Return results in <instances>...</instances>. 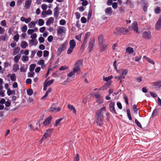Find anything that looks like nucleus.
Wrapping results in <instances>:
<instances>
[{"label": "nucleus", "mask_w": 161, "mask_h": 161, "mask_svg": "<svg viewBox=\"0 0 161 161\" xmlns=\"http://www.w3.org/2000/svg\"><path fill=\"white\" fill-rule=\"evenodd\" d=\"M83 60H79L75 63L73 70L75 71L79 72L80 71V68L82 65Z\"/></svg>", "instance_id": "f257e3e1"}, {"label": "nucleus", "mask_w": 161, "mask_h": 161, "mask_svg": "<svg viewBox=\"0 0 161 161\" xmlns=\"http://www.w3.org/2000/svg\"><path fill=\"white\" fill-rule=\"evenodd\" d=\"M52 132V129H48L44 133L43 137L41 139L42 141V142L43 140L50 137Z\"/></svg>", "instance_id": "f03ea898"}, {"label": "nucleus", "mask_w": 161, "mask_h": 161, "mask_svg": "<svg viewBox=\"0 0 161 161\" xmlns=\"http://www.w3.org/2000/svg\"><path fill=\"white\" fill-rule=\"evenodd\" d=\"M116 32H117L119 34H125L128 31L127 29L123 27H117L116 28L115 30V31H114V33L116 34Z\"/></svg>", "instance_id": "7ed1b4c3"}, {"label": "nucleus", "mask_w": 161, "mask_h": 161, "mask_svg": "<svg viewBox=\"0 0 161 161\" xmlns=\"http://www.w3.org/2000/svg\"><path fill=\"white\" fill-rule=\"evenodd\" d=\"M115 103L114 102L110 101L109 104V109L110 111L114 114H117L115 108Z\"/></svg>", "instance_id": "20e7f679"}, {"label": "nucleus", "mask_w": 161, "mask_h": 161, "mask_svg": "<svg viewBox=\"0 0 161 161\" xmlns=\"http://www.w3.org/2000/svg\"><path fill=\"white\" fill-rule=\"evenodd\" d=\"M103 116L98 115L96 114L95 121L97 125L101 126L102 124V119Z\"/></svg>", "instance_id": "39448f33"}, {"label": "nucleus", "mask_w": 161, "mask_h": 161, "mask_svg": "<svg viewBox=\"0 0 161 161\" xmlns=\"http://www.w3.org/2000/svg\"><path fill=\"white\" fill-rule=\"evenodd\" d=\"M155 29L159 31L161 30V17H160L155 25Z\"/></svg>", "instance_id": "423d86ee"}, {"label": "nucleus", "mask_w": 161, "mask_h": 161, "mask_svg": "<svg viewBox=\"0 0 161 161\" xmlns=\"http://www.w3.org/2000/svg\"><path fill=\"white\" fill-rule=\"evenodd\" d=\"M142 37L146 39H150L151 37V32L148 31L143 32L142 33Z\"/></svg>", "instance_id": "0eeeda50"}, {"label": "nucleus", "mask_w": 161, "mask_h": 161, "mask_svg": "<svg viewBox=\"0 0 161 161\" xmlns=\"http://www.w3.org/2000/svg\"><path fill=\"white\" fill-rule=\"evenodd\" d=\"M95 97L97 102L99 104L102 103H103L104 100L101 95L99 94L95 95Z\"/></svg>", "instance_id": "6e6552de"}, {"label": "nucleus", "mask_w": 161, "mask_h": 161, "mask_svg": "<svg viewBox=\"0 0 161 161\" xmlns=\"http://www.w3.org/2000/svg\"><path fill=\"white\" fill-rule=\"evenodd\" d=\"M66 31V28L63 26L58 27L57 29L58 35H59L61 34L64 33Z\"/></svg>", "instance_id": "1a4fd4ad"}, {"label": "nucleus", "mask_w": 161, "mask_h": 161, "mask_svg": "<svg viewBox=\"0 0 161 161\" xmlns=\"http://www.w3.org/2000/svg\"><path fill=\"white\" fill-rule=\"evenodd\" d=\"M106 110V107L103 106L97 111L96 114H97V115H100L103 116V113L105 112Z\"/></svg>", "instance_id": "9d476101"}, {"label": "nucleus", "mask_w": 161, "mask_h": 161, "mask_svg": "<svg viewBox=\"0 0 161 161\" xmlns=\"http://www.w3.org/2000/svg\"><path fill=\"white\" fill-rule=\"evenodd\" d=\"M52 119V117L51 116H49L45 119L43 122V125L45 126L48 125H49L51 122V120Z\"/></svg>", "instance_id": "9b49d317"}, {"label": "nucleus", "mask_w": 161, "mask_h": 161, "mask_svg": "<svg viewBox=\"0 0 161 161\" xmlns=\"http://www.w3.org/2000/svg\"><path fill=\"white\" fill-rule=\"evenodd\" d=\"M131 28L136 33H139L137 24L136 22H134L132 24L131 26Z\"/></svg>", "instance_id": "f8f14e48"}, {"label": "nucleus", "mask_w": 161, "mask_h": 161, "mask_svg": "<svg viewBox=\"0 0 161 161\" xmlns=\"http://www.w3.org/2000/svg\"><path fill=\"white\" fill-rule=\"evenodd\" d=\"M68 108L70 110V111L72 112L75 114L76 113V110L75 107L71 104H69L68 106Z\"/></svg>", "instance_id": "ddd939ff"}, {"label": "nucleus", "mask_w": 161, "mask_h": 161, "mask_svg": "<svg viewBox=\"0 0 161 161\" xmlns=\"http://www.w3.org/2000/svg\"><path fill=\"white\" fill-rule=\"evenodd\" d=\"M95 42V40L94 39H92L90 41L88 48L89 49V52H91L94 46V44Z\"/></svg>", "instance_id": "4468645a"}, {"label": "nucleus", "mask_w": 161, "mask_h": 161, "mask_svg": "<svg viewBox=\"0 0 161 161\" xmlns=\"http://www.w3.org/2000/svg\"><path fill=\"white\" fill-rule=\"evenodd\" d=\"M61 108L60 107H51L50 108V110L52 112H57L60 111Z\"/></svg>", "instance_id": "2eb2a0df"}, {"label": "nucleus", "mask_w": 161, "mask_h": 161, "mask_svg": "<svg viewBox=\"0 0 161 161\" xmlns=\"http://www.w3.org/2000/svg\"><path fill=\"white\" fill-rule=\"evenodd\" d=\"M27 66L25 65H21L20 68V70L21 72H25L27 69Z\"/></svg>", "instance_id": "dca6fc26"}, {"label": "nucleus", "mask_w": 161, "mask_h": 161, "mask_svg": "<svg viewBox=\"0 0 161 161\" xmlns=\"http://www.w3.org/2000/svg\"><path fill=\"white\" fill-rule=\"evenodd\" d=\"M32 0H26L25 3V7L26 8H28L30 7L31 3Z\"/></svg>", "instance_id": "f3484780"}, {"label": "nucleus", "mask_w": 161, "mask_h": 161, "mask_svg": "<svg viewBox=\"0 0 161 161\" xmlns=\"http://www.w3.org/2000/svg\"><path fill=\"white\" fill-rule=\"evenodd\" d=\"M143 59H144L145 60H146L147 61V62H148L149 63H150L151 64L154 65V61L152 60V59L146 56H144L143 57Z\"/></svg>", "instance_id": "a211bd4d"}, {"label": "nucleus", "mask_w": 161, "mask_h": 161, "mask_svg": "<svg viewBox=\"0 0 161 161\" xmlns=\"http://www.w3.org/2000/svg\"><path fill=\"white\" fill-rule=\"evenodd\" d=\"M37 23V21H31L28 25V26L30 28H32L35 27L36 26V24Z\"/></svg>", "instance_id": "6ab92c4d"}, {"label": "nucleus", "mask_w": 161, "mask_h": 161, "mask_svg": "<svg viewBox=\"0 0 161 161\" xmlns=\"http://www.w3.org/2000/svg\"><path fill=\"white\" fill-rule=\"evenodd\" d=\"M38 43L36 39H32L29 41V44L31 46L36 45Z\"/></svg>", "instance_id": "aec40b11"}, {"label": "nucleus", "mask_w": 161, "mask_h": 161, "mask_svg": "<svg viewBox=\"0 0 161 161\" xmlns=\"http://www.w3.org/2000/svg\"><path fill=\"white\" fill-rule=\"evenodd\" d=\"M69 47L74 48L76 46V43L74 40H71L69 42Z\"/></svg>", "instance_id": "412c9836"}, {"label": "nucleus", "mask_w": 161, "mask_h": 161, "mask_svg": "<svg viewBox=\"0 0 161 161\" xmlns=\"http://www.w3.org/2000/svg\"><path fill=\"white\" fill-rule=\"evenodd\" d=\"M8 77L10 78L11 80L12 81H14L16 80L15 75L14 74H9L8 75Z\"/></svg>", "instance_id": "4be33fe9"}, {"label": "nucleus", "mask_w": 161, "mask_h": 161, "mask_svg": "<svg viewBox=\"0 0 161 161\" xmlns=\"http://www.w3.org/2000/svg\"><path fill=\"white\" fill-rule=\"evenodd\" d=\"M54 21V19L53 17L49 18L46 22V24L47 25H49L53 23Z\"/></svg>", "instance_id": "5701e85b"}, {"label": "nucleus", "mask_w": 161, "mask_h": 161, "mask_svg": "<svg viewBox=\"0 0 161 161\" xmlns=\"http://www.w3.org/2000/svg\"><path fill=\"white\" fill-rule=\"evenodd\" d=\"M63 118H61L58 119L56 120L55 122V123L54 125V126H57L60 125V123L61 121L63 120Z\"/></svg>", "instance_id": "b1692460"}, {"label": "nucleus", "mask_w": 161, "mask_h": 161, "mask_svg": "<svg viewBox=\"0 0 161 161\" xmlns=\"http://www.w3.org/2000/svg\"><path fill=\"white\" fill-rule=\"evenodd\" d=\"M90 32H88L86 33L85 35L84 39V42L83 43V44H85L87 42V39L88 37L90 36Z\"/></svg>", "instance_id": "393cba45"}, {"label": "nucleus", "mask_w": 161, "mask_h": 161, "mask_svg": "<svg viewBox=\"0 0 161 161\" xmlns=\"http://www.w3.org/2000/svg\"><path fill=\"white\" fill-rule=\"evenodd\" d=\"M126 52L129 54L132 53L134 52L133 49L131 47H128L126 48L125 49Z\"/></svg>", "instance_id": "a878e982"}, {"label": "nucleus", "mask_w": 161, "mask_h": 161, "mask_svg": "<svg viewBox=\"0 0 161 161\" xmlns=\"http://www.w3.org/2000/svg\"><path fill=\"white\" fill-rule=\"evenodd\" d=\"M19 65L18 64H14L12 68V70L14 72H16L18 70H19Z\"/></svg>", "instance_id": "bb28decb"}, {"label": "nucleus", "mask_w": 161, "mask_h": 161, "mask_svg": "<svg viewBox=\"0 0 161 161\" xmlns=\"http://www.w3.org/2000/svg\"><path fill=\"white\" fill-rule=\"evenodd\" d=\"M52 14V11L50 9H48L47 11L42 12V15H51Z\"/></svg>", "instance_id": "cd10ccee"}, {"label": "nucleus", "mask_w": 161, "mask_h": 161, "mask_svg": "<svg viewBox=\"0 0 161 161\" xmlns=\"http://www.w3.org/2000/svg\"><path fill=\"white\" fill-rule=\"evenodd\" d=\"M108 88V85L107 84H106L102 86L101 87H100L99 89H95V90H106Z\"/></svg>", "instance_id": "c85d7f7f"}, {"label": "nucleus", "mask_w": 161, "mask_h": 161, "mask_svg": "<svg viewBox=\"0 0 161 161\" xmlns=\"http://www.w3.org/2000/svg\"><path fill=\"white\" fill-rule=\"evenodd\" d=\"M113 78V76L112 75H111L108 77H105V76H103V80L104 81L108 82L111 80Z\"/></svg>", "instance_id": "c756f323"}, {"label": "nucleus", "mask_w": 161, "mask_h": 161, "mask_svg": "<svg viewBox=\"0 0 161 161\" xmlns=\"http://www.w3.org/2000/svg\"><path fill=\"white\" fill-rule=\"evenodd\" d=\"M27 43L25 41H22L20 45L21 47L23 48H25L28 46Z\"/></svg>", "instance_id": "7c9ffc66"}, {"label": "nucleus", "mask_w": 161, "mask_h": 161, "mask_svg": "<svg viewBox=\"0 0 161 161\" xmlns=\"http://www.w3.org/2000/svg\"><path fill=\"white\" fill-rule=\"evenodd\" d=\"M28 128L29 129L32 130H37L38 129V127H33V125L31 124H30L29 125Z\"/></svg>", "instance_id": "2f4dec72"}, {"label": "nucleus", "mask_w": 161, "mask_h": 161, "mask_svg": "<svg viewBox=\"0 0 161 161\" xmlns=\"http://www.w3.org/2000/svg\"><path fill=\"white\" fill-rule=\"evenodd\" d=\"M66 45L65 43L63 44L62 45L61 47L58 48V51L61 52L64 50L66 48Z\"/></svg>", "instance_id": "473e14b6"}, {"label": "nucleus", "mask_w": 161, "mask_h": 161, "mask_svg": "<svg viewBox=\"0 0 161 161\" xmlns=\"http://www.w3.org/2000/svg\"><path fill=\"white\" fill-rule=\"evenodd\" d=\"M112 9L111 7H108L106 8L105 10L106 13L110 14L112 13Z\"/></svg>", "instance_id": "72a5a7b5"}, {"label": "nucleus", "mask_w": 161, "mask_h": 161, "mask_svg": "<svg viewBox=\"0 0 161 161\" xmlns=\"http://www.w3.org/2000/svg\"><path fill=\"white\" fill-rule=\"evenodd\" d=\"M20 57V55L18 54L15 56L14 58V61L15 63H17L18 62L19 60Z\"/></svg>", "instance_id": "f704fd0d"}, {"label": "nucleus", "mask_w": 161, "mask_h": 161, "mask_svg": "<svg viewBox=\"0 0 161 161\" xmlns=\"http://www.w3.org/2000/svg\"><path fill=\"white\" fill-rule=\"evenodd\" d=\"M15 35L14 36L13 39L16 42H17L19 39V35L18 34V31H16L15 32Z\"/></svg>", "instance_id": "c9c22d12"}, {"label": "nucleus", "mask_w": 161, "mask_h": 161, "mask_svg": "<svg viewBox=\"0 0 161 161\" xmlns=\"http://www.w3.org/2000/svg\"><path fill=\"white\" fill-rule=\"evenodd\" d=\"M54 81V80H51L49 81H47L46 80L44 84H46V85L48 86L51 84Z\"/></svg>", "instance_id": "e433bc0d"}, {"label": "nucleus", "mask_w": 161, "mask_h": 161, "mask_svg": "<svg viewBox=\"0 0 161 161\" xmlns=\"http://www.w3.org/2000/svg\"><path fill=\"white\" fill-rule=\"evenodd\" d=\"M127 72L128 71L127 70H124L122 71V74L120 76L123 79L125 78V76L127 75Z\"/></svg>", "instance_id": "4c0bfd02"}, {"label": "nucleus", "mask_w": 161, "mask_h": 161, "mask_svg": "<svg viewBox=\"0 0 161 161\" xmlns=\"http://www.w3.org/2000/svg\"><path fill=\"white\" fill-rule=\"evenodd\" d=\"M116 64H117V61L116 60H115L113 63V67H114V69L116 71V72L117 73H119V71L117 69Z\"/></svg>", "instance_id": "58836bf2"}, {"label": "nucleus", "mask_w": 161, "mask_h": 161, "mask_svg": "<svg viewBox=\"0 0 161 161\" xmlns=\"http://www.w3.org/2000/svg\"><path fill=\"white\" fill-rule=\"evenodd\" d=\"M19 50V48L18 47H15L14 49L13 52V55H14L18 53Z\"/></svg>", "instance_id": "ea45409f"}, {"label": "nucleus", "mask_w": 161, "mask_h": 161, "mask_svg": "<svg viewBox=\"0 0 161 161\" xmlns=\"http://www.w3.org/2000/svg\"><path fill=\"white\" fill-rule=\"evenodd\" d=\"M126 111H127V116L128 118V119L130 120H132V118H131V114H130V110L129 109H127Z\"/></svg>", "instance_id": "a19ab883"}, {"label": "nucleus", "mask_w": 161, "mask_h": 161, "mask_svg": "<svg viewBox=\"0 0 161 161\" xmlns=\"http://www.w3.org/2000/svg\"><path fill=\"white\" fill-rule=\"evenodd\" d=\"M38 24L40 26H42L44 23V21L42 19H39L38 20Z\"/></svg>", "instance_id": "79ce46f5"}, {"label": "nucleus", "mask_w": 161, "mask_h": 161, "mask_svg": "<svg viewBox=\"0 0 161 161\" xmlns=\"http://www.w3.org/2000/svg\"><path fill=\"white\" fill-rule=\"evenodd\" d=\"M77 72V71H75L73 70V71L71 72L68 74V77H70L74 75Z\"/></svg>", "instance_id": "37998d69"}, {"label": "nucleus", "mask_w": 161, "mask_h": 161, "mask_svg": "<svg viewBox=\"0 0 161 161\" xmlns=\"http://www.w3.org/2000/svg\"><path fill=\"white\" fill-rule=\"evenodd\" d=\"M14 93V91L11 90L10 89H8L7 91V93L8 96H10L13 93Z\"/></svg>", "instance_id": "c03bdc74"}, {"label": "nucleus", "mask_w": 161, "mask_h": 161, "mask_svg": "<svg viewBox=\"0 0 161 161\" xmlns=\"http://www.w3.org/2000/svg\"><path fill=\"white\" fill-rule=\"evenodd\" d=\"M35 66L36 65L35 64H32L31 65L30 67V70L31 72L33 71L34 69Z\"/></svg>", "instance_id": "a18cd8bd"}, {"label": "nucleus", "mask_w": 161, "mask_h": 161, "mask_svg": "<svg viewBox=\"0 0 161 161\" xmlns=\"http://www.w3.org/2000/svg\"><path fill=\"white\" fill-rule=\"evenodd\" d=\"M160 8L159 7H157L154 10V12L155 13L158 14L160 13Z\"/></svg>", "instance_id": "49530a36"}, {"label": "nucleus", "mask_w": 161, "mask_h": 161, "mask_svg": "<svg viewBox=\"0 0 161 161\" xmlns=\"http://www.w3.org/2000/svg\"><path fill=\"white\" fill-rule=\"evenodd\" d=\"M37 37V35L36 33H33L31 35V38L33 39H35Z\"/></svg>", "instance_id": "de8ad7c7"}, {"label": "nucleus", "mask_w": 161, "mask_h": 161, "mask_svg": "<svg viewBox=\"0 0 161 161\" xmlns=\"http://www.w3.org/2000/svg\"><path fill=\"white\" fill-rule=\"evenodd\" d=\"M27 94L29 96L31 95L33 93V90L31 89H29L27 91Z\"/></svg>", "instance_id": "09e8293b"}, {"label": "nucleus", "mask_w": 161, "mask_h": 161, "mask_svg": "<svg viewBox=\"0 0 161 161\" xmlns=\"http://www.w3.org/2000/svg\"><path fill=\"white\" fill-rule=\"evenodd\" d=\"M123 97L125 100L126 104L127 105H128L129 104V103L128 97L125 95L124 94Z\"/></svg>", "instance_id": "8fccbe9b"}, {"label": "nucleus", "mask_w": 161, "mask_h": 161, "mask_svg": "<svg viewBox=\"0 0 161 161\" xmlns=\"http://www.w3.org/2000/svg\"><path fill=\"white\" fill-rule=\"evenodd\" d=\"M28 59V57L26 56H23L22 58V60L23 61H27Z\"/></svg>", "instance_id": "3c124183"}, {"label": "nucleus", "mask_w": 161, "mask_h": 161, "mask_svg": "<svg viewBox=\"0 0 161 161\" xmlns=\"http://www.w3.org/2000/svg\"><path fill=\"white\" fill-rule=\"evenodd\" d=\"M74 48L69 47L67 51V53L68 54H70L72 53Z\"/></svg>", "instance_id": "603ef678"}, {"label": "nucleus", "mask_w": 161, "mask_h": 161, "mask_svg": "<svg viewBox=\"0 0 161 161\" xmlns=\"http://www.w3.org/2000/svg\"><path fill=\"white\" fill-rule=\"evenodd\" d=\"M79 156L78 154H76L74 158V161H79Z\"/></svg>", "instance_id": "864d4df0"}, {"label": "nucleus", "mask_w": 161, "mask_h": 161, "mask_svg": "<svg viewBox=\"0 0 161 161\" xmlns=\"http://www.w3.org/2000/svg\"><path fill=\"white\" fill-rule=\"evenodd\" d=\"M49 55V52L47 50H45L43 51V55L44 57H47Z\"/></svg>", "instance_id": "5fc2aeb1"}, {"label": "nucleus", "mask_w": 161, "mask_h": 161, "mask_svg": "<svg viewBox=\"0 0 161 161\" xmlns=\"http://www.w3.org/2000/svg\"><path fill=\"white\" fill-rule=\"evenodd\" d=\"M0 24L2 26H5L6 25V22L5 20H3L0 22Z\"/></svg>", "instance_id": "6e6d98bb"}, {"label": "nucleus", "mask_w": 161, "mask_h": 161, "mask_svg": "<svg viewBox=\"0 0 161 161\" xmlns=\"http://www.w3.org/2000/svg\"><path fill=\"white\" fill-rule=\"evenodd\" d=\"M104 38V36H103L102 35H100L98 37V39L99 40V41L100 42V43H101L103 41V38Z\"/></svg>", "instance_id": "4d7b16f0"}, {"label": "nucleus", "mask_w": 161, "mask_h": 161, "mask_svg": "<svg viewBox=\"0 0 161 161\" xmlns=\"http://www.w3.org/2000/svg\"><path fill=\"white\" fill-rule=\"evenodd\" d=\"M43 10H46L47 8V5L45 4H42L41 6Z\"/></svg>", "instance_id": "13d9d810"}, {"label": "nucleus", "mask_w": 161, "mask_h": 161, "mask_svg": "<svg viewBox=\"0 0 161 161\" xmlns=\"http://www.w3.org/2000/svg\"><path fill=\"white\" fill-rule=\"evenodd\" d=\"M135 123L139 127L141 128L142 127V125L140 122L137 120L136 119H135Z\"/></svg>", "instance_id": "bf43d9fd"}, {"label": "nucleus", "mask_w": 161, "mask_h": 161, "mask_svg": "<svg viewBox=\"0 0 161 161\" xmlns=\"http://www.w3.org/2000/svg\"><path fill=\"white\" fill-rule=\"evenodd\" d=\"M112 6L114 9L116 8L117 7V4L116 2L113 3L112 4Z\"/></svg>", "instance_id": "052dcab7"}, {"label": "nucleus", "mask_w": 161, "mask_h": 161, "mask_svg": "<svg viewBox=\"0 0 161 161\" xmlns=\"http://www.w3.org/2000/svg\"><path fill=\"white\" fill-rule=\"evenodd\" d=\"M81 22L83 23H85L86 22V19L84 17H82L81 19Z\"/></svg>", "instance_id": "680f3d73"}, {"label": "nucleus", "mask_w": 161, "mask_h": 161, "mask_svg": "<svg viewBox=\"0 0 161 161\" xmlns=\"http://www.w3.org/2000/svg\"><path fill=\"white\" fill-rule=\"evenodd\" d=\"M44 60L43 59H41L38 62L37 64L42 66L44 64Z\"/></svg>", "instance_id": "e2e57ef3"}, {"label": "nucleus", "mask_w": 161, "mask_h": 161, "mask_svg": "<svg viewBox=\"0 0 161 161\" xmlns=\"http://www.w3.org/2000/svg\"><path fill=\"white\" fill-rule=\"evenodd\" d=\"M47 39V41L49 42H51L52 41V40H53V36L51 35L49 36L48 37Z\"/></svg>", "instance_id": "0e129e2a"}, {"label": "nucleus", "mask_w": 161, "mask_h": 161, "mask_svg": "<svg viewBox=\"0 0 161 161\" xmlns=\"http://www.w3.org/2000/svg\"><path fill=\"white\" fill-rule=\"evenodd\" d=\"M46 30V27H42L40 28L39 29L40 32L41 33H43Z\"/></svg>", "instance_id": "69168bd1"}, {"label": "nucleus", "mask_w": 161, "mask_h": 161, "mask_svg": "<svg viewBox=\"0 0 161 161\" xmlns=\"http://www.w3.org/2000/svg\"><path fill=\"white\" fill-rule=\"evenodd\" d=\"M27 29V26L26 25H24L22 27V31L24 32H25L26 31Z\"/></svg>", "instance_id": "338daca9"}, {"label": "nucleus", "mask_w": 161, "mask_h": 161, "mask_svg": "<svg viewBox=\"0 0 161 161\" xmlns=\"http://www.w3.org/2000/svg\"><path fill=\"white\" fill-rule=\"evenodd\" d=\"M118 107L120 109L122 108V106L121 103L120 102H118L117 103Z\"/></svg>", "instance_id": "774afa93"}]
</instances>
